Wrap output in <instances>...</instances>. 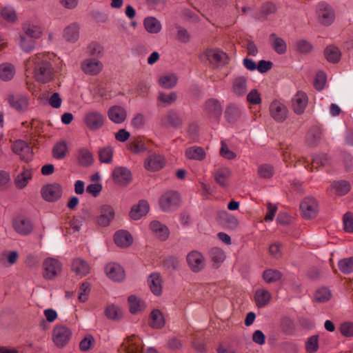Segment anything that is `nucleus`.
I'll use <instances>...</instances> for the list:
<instances>
[{"instance_id": "1", "label": "nucleus", "mask_w": 353, "mask_h": 353, "mask_svg": "<svg viewBox=\"0 0 353 353\" xmlns=\"http://www.w3.org/2000/svg\"><path fill=\"white\" fill-rule=\"evenodd\" d=\"M25 67L26 72L32 74L38 82L45 83L52 79L54 69L46 54L38 53L29 57Z\"/></svg>"}, {"instance_id": "2", "label": "nucleus", "mask_w": 353, "mask_h": 353, "mask_svg": "<svg viewBox=\"0 0 353 353\" xmlns=\"http://www.w3.org/2000/svg\"><path fill=\"white\" fill-rule=\"evenodd\" d=\"M180 196L176 191L165 192L159 199V205L161 210L168 212L175 210L179 205Z\"/></svg>"}, {"instance_id": "3", "label": "nucleus", "mask_w": 353, "mask_h": 353, "mask_svg": "<svg viewBox=\"0 0 353 353\" xmlns=\"http://www.w3.org/2000/svg\"><path fill=\"white\" fill-rule=\"evenodd\" d=\"M105 120V116L97 110H90L84 117V123L92 130H98L103 127Z\"/></svg>"}, {"instance_id": "4", "label": "nucleus", "mask_w": 353, "mask_h": 353, "mask_svg": "<svg viewBox=\"0 0 353 353\" xmlns=\"http://www.w3.org/2000/svg\"><path fill=\"white\" fill-rule=\"evenodd\" d=\"M121 353H142L143 343L141 339L134 335L127 337L121 345Z\"/></svg>"}, {"instance_id": "5", "label": "nucleus", "mask_w": 353, "mask_h": 353, "mask_svg": "<svg viewBox=\"0 0 353 353\" xmlns=\"http://www.w3.org/2000/svg\"><path fill=\"white\" fill-rule=\"evenodd\" d=\"M186 261L190 270L197 273L203 270L205 266L203 255L198 251H192L187 255Z\"/></svg>"}, {"instance_id": "6", "label": "nucleus", "mask_w": 353, "mask_h": 353, "mask_svg": "<svg viewBox=\"0 0 353 353\" xmlns=\"http://www.w3.org/2000/svg\"><path fill=\"white\" fill-rule=\"evenodd\" d=\"M12 150L19 155L22 161H28L32 157L31 147L24 141L17 140L12 145Z\"/></svg>"}, {"instance_id": "7", "label": "nucleus", "mask_w": 353, "mask_h": 353, "mask_svg": "<svg viewBox=\"0 0 353 353\" xmlns=\"http://www.w3.org/2000/svg\"><path fill=\"white\" fill-rule=\"evenodd\" d=\"M112 179L116 184L125 186L130 183L132 176L128 168L123 166H117L113 170Z\"/></svg>"}, {"instance_id": "8", "label": "nucleus", "mask_w": 353, "mask_h": 353, "mask_svg": "<svg viewBox=\"0 0 353 353\" xmlns=\"http://www.w3.org/2000/svg\"><path fill=\"white\" fill-rule=\"evenodd\" d=\"M41 194L44 200L54 202L61 196L62 189L57 183L48 184L42 188Z\"/></svg>"}, {"instance_id": "9", "label": "nucleus", "mask_w": 353, "mask_h": 353, "mask_svg": "<svg viewBox=\"0 0 353 353\" xmlns=\"http://www.w3.org/2000/svg\"><path fill=\"white\" fill-rule=\"evenodd\" d=\"M227 54L221 50L210 49L202 55V59H206L209 63L215 66L224 65L227 63Z\"/></svg>"}, {"instance_id": "10", "label": "nucleus", "mask_w": 353, "mask_h": 353, "mask_svg": "<svg viewBox=\"0 0 353 353\" xmlns=\"http://www.w3.org/2000/svg\"><path fill=\"white\" fill-rule=\"evenodd\" d=\"M300 210L305 219H312L317 214V203L312 197L305 198L300 204Z\"/></svg>"}, {"instance_id": "11", "label": "nucleus", "mask_w": 353, "mask_h": 353, "mask_svg": "<svg viewBox=\"0 0 353 353\" xmlns=\"http://www.w3.org/2000/svg\"><path fill=\"white\" fill-rule=\"evenodd\" d=\"M103 67V63L96 58H87L81 63V70L88 75L98 74Z\"/></svg>"}, {"instance_id": "12", "label": "nucleus", "mask_w": 353, "mask_h": 353, "mask_svg": "<svg viewBox=\"0 0 353 353\" xmlns=\"http://www.w3.org/2000/svg\"><path fill=\"white\" fill-rule=\"evenodd\" d=\"M288 112L287 107L279 101H274L270 104V115L277 122H283L287 118Z\"/></svg>"}, {"instance_id": "13", "label": "nucleus", "mask_w": 353, "mask_h": 353, "mask_svg": "<svg viewBox=\"0 0 353 353\" xmlns=\"http://www.w3.org/2000/svg\"><path fill=\"white\" fill-rule=\"evenodd\" d=\"M317 14L321 23L327 26L331 24L334 19L332 8L325 2L320 3L318 5Z\"/></svg>"}, {"instance_id": "14", "label": "nucleus", "mask_w": 353, "mask_h": 353, "mask_svg": "<svg viewBox=\"0 0 353 353\" xmlns=\"http://www.w3.org/2000/svg\"><path fill=\"white\" fill-rule=\"evenodd\" d=\"M7 101L10 105L17 111H24L29 105L28 97L21 94H9Z\"/></svg>"}, {"instance_id": "15", "label": "nucleus", "mask_w": 353, "mask_h": 353, "mask_svg": "<svg viewBox=\"0 0 353 353\" xmlns=\"http://www.w3.org/2000/svg\"><path fill=\"white\" fill-rule=\"evenodd\" d=\"M43 276L47 279H52L61 272L60 263L54 259H47L43 262Z\"/></svg>"}, {"instance_id": "16", "label": "nucleus", "mask_w": 353, "mask_h": 353, "mask_svg": "<svg viewBox=\"0 0 353 353\" xmlns=\"http://www.w3.org/2000/svg\"><path fill=\"white\" fill-rule=\"evenodd\" d=\"M165 163V159L161 155L152 154L145 159L144 165L147 170L156 172L163 168Z\"/></svg>"}, {"instance_id": "17", "label": "nucleus", "mask_w": 353, "mask_h": 353, "mask_svg": "<svg viewBox=\"0 0 353 353\" xmlns=\"http://www.w3.org/2000/svg\"><path fill=\"white\" fill-rule=\"evenodd\" d=\"M13 228L17 233L24 236L30 234L33 230L31 221L23 217H18L14 220Z\"/></svg>"}, {"instance_id": "18", "label": "nucleus", "mask_w": 353, "mask_h": 353, "mask_svg": "<svg viewBox=\"0 0 353 353\" xmlns=\"http://www.w3.org/2000/svg\"><path fill=\"white\" fill-rule=\"evenodd\" d=\"M52 339L57 347H64L66 345V327L63 325H55L52 330Z\"/></svg>"}, {"instance_id": "19", "label": "nucleus", "mask_w": 353, "mask_h": 353, "mask_svg": "<svg viewBox=\"0 0 353 353\" xmlns=\"http://www.w3.org/2000/svg\"><path fill=\"white\" fill-rule=\"evenodd\" d=\"M106 275L112 280L121 281L125 278V271L118 263H111L105 268Z\"/></svg>"}, {"instance_id": "20", "label": "nucleus", "mask_w": 353, "mask_h": 353, "mask_svg": "<svg viewBox=\"0 0 353 353\" xmlns=\"http://www.w3.org/2000/svg\"><path fill=\"white\" fill-rule=\"evenodd\" d=\"M114 210L110 205H103L100 209V215L97 219L99 225L103 227L108 226L114 218Z\"/></svg>"}, {"instance_id": "21", "label": "nucleus", "mask_w": 353, "mask_h": 353, "mask_svg": "<svg viewBox=\"0 0 353 353\" xmlns=\"http://www.w3.org/2000/svg\"><path fill=\"white\" fill-rule=\"evenodd\" d=\"M232 91L236 96H244L248 92V79L241 75L235 77L232 81Z\"/></svg>"}, {"instance_id": "22", "label": "nucleus", "mask_w": 353, "mask_h": 353, "mask_svg": "<svg viewBox=\"0 0 353 353\" xmlns=\"http://www.w3.org/2000/svg\"><path fill=\"white\" fill-rule=\"evenodd\" d=\"M205 113L210 117L218 119L222 114V107L216 99H210L205 103Z\"/></svg>"}, {"instance_id": "23", "label": "nucleus", "mask_w": 353, "mask_h": 353, "mask_svg": "<svg viewBox=\"0 0 353 353\" xmlns=\"http://www.w3.org/2000/svg\"><path fill=\"white\" fill-rule=\"evenodd\" d=\"M109 119L114 123H123L127 117V112L124 108L120 105H114L108 111Z\"/></svg>"}, {"instance_id": "24", "label": "nucleus", "mask_w": 353, "mask_h": 353, "mask_svg": "<svg viewBox=\"0 0 353 353\" xmlns=\"http://www.w3.org/2000/svg\"><path fill=\"white\" fill-rule=\"evenodd\" d=\"M216 218L221 225L229 229H234L238 225L236 218L225 210L219 212Z\"/></svg>"}, {"instance_id": "25", "label": "nucleus", "mask_w": 353, "mask_h": 353, "mask_svg": "<svg viewBox=\"0 0 353 353\" xmlns=\"http://www.w3.org/2000/svg\"><path fill=\"white\" fill-rule=\"evenodd\" d=\"M307 103V97L303 92H298L292 99V108L297 114L303 113Z\"/></svg>"}, {"instance_id": "26", "label": "nucleus", "mask_w": 353, "mask_h": 353, "mask_svg": "<svg viewBox=\"0 0 353 353\" xmlns=\"http://www.w3.org/2000/svg\"><path fill=\"white\" fill-rule=\"evenodd\" d=\"M149 211V204L145 200H141L138 204L132 207L130 212V217L134 220H138L145 216Z\"/></svg>"}, {"instance_id": "27", "label": "nucleus", "mask_w": 353, "mask_h": 353, "mask_svg": "<svg viewBox=\"0 0 353 353\" xmlns=\"http://www.w3.org/2000/svg\"><path fill=\"white\" fill-rule=\"evenodd\" d=\"M71 269L77 276L82 277L89 273L90 267L85 260L77 258L72 261Z\"/></svg>"}, {"instance_id": "28", "label": "nucleus", "mask_w": 353, "mask_h": 353, "mask_svg": "<svg viewBox=\"0 0 353 353\" xmlns=\"http://www.w3.org/2000/svg\"><path fill=\"white\" fill-rule=\"evenodd\" d=\"M230 176V170L228 168H219L214 172L215 181L221 187L225 188L228 185Z\"/></svg>"}, {"instance_id": "29", "label": "nucleus", "mask_w": 353, "mask_h": 353, "mask_svg": "<svg viewBox=\"0 0 353 353\" xmlns=\"http://www.w3.org/2000/svg\"><path fill=\"white\" fill-rule=\"evenodd\" d=\"M97 154L101 163L110 164L113 160L114 148L110 145L99 148Z\"/></svg>"}, {"instance_id": "30", "label": "nucleus", "mask_w": 353, "mask_h": 353, "mask_svg": "<svg viewBox=\"0 0 353 353\" xmlns=\"http://www.w3.org/2000/svg\"><path fill=\"white\" fill-rule=\"evenodd\" d=\"M115 243L121 248H126L132 243L131 234L125 230L117 232L114 236Z\"/></svg>"}, {"instance_id": "31", "label": "nucleus", "mask_w": 353, "mask_h": 353, "mask_svg": "<svg viewBox=\"0 0 353 353\" xmlns=\"http://www.w3.org/2000/svg\"><path fill=\"white\" fill-rule=\"evenodd\" d=\"M143 26L145 29L151 34H157L159 32L162 28L161 22L153 17L145 18Z\"/></svg>"}, {"instance_id": "32", "label": "nucleus", "mask_w": 353, "mask_h": 353, "mask_svg": "<svg viewBox=\"0 0 353 353\" xmlns=\"http://www.w3.org/2000/svg\"><path fill=\"white\" fill-rule=\"evenodd\" d=\"M185 157L191 160L202 161L205 157L204 150L199 146H192L185 150Z\"/></svg>"}, {"instance_id": "33", "label": "nucleus", "mask_w": 353, "mask_h": 353, "mask_svg": "<svg viewBox=\"0 0 353 353\" xmlns=\"http://www.w3.org/2000/svg\"><path fill=\"white\" fill-rule=\"evenodd\" d=\"M148 283L154 294L159 295L161 293V279L159 274H151L148 277Z\"/></svg>"}, {"instance_id": "34", "label": "nucleus", "mask_w": 353, "mask_h": 353, "mask_svg": "<svg viewBox=\"0 0 353 353\" xmlns=\"http://www.w3.org/2000/svg\"><path fill=\"white\" fill-rule=\"evenodd\" d=\"M165 324V319L162 312L157 309L153 310L150 313V325L155 329L161 328Z\"/></svg>"}, {"instance_id": "35", "label": "nucleus", "mask_w": 353, "mask_h": 353, "mask_svg": "<svg viewBox=\"0 0 353 353\" xmlns=\"http://www.w3.org/2000/svg\"><path fill=\"white\" fill-rule=\"evenodd\" d=\"M270 39L272 43V48L275 52L279 54H283L287 50V45L285 41L278 37L275 34H271Z\"/></svg>"}, {"instance_id": "36", "label": "nucleus", "mask_w": 353, "mask_h": 353, "mask_svg": "<svg viewBox=\"0 0 353 353\" xmlns=\"http://www.w3.org/2000/svg\"><path fill=\"white\" fill-rule=\"evenodd\" d=\"M151 230L162 240L168 238L169 232L168 228L158 221H153L150 223Z\"/></svg>"}, {"instance_id": "37", "label": "nucleus", "mask_w": 353, "mask_h": 353, "mask_svg": "<svg viewBox=\"0 0 353 353\" xmlns=\"http://www.w3.org/2000/svg\"><path fill=\"white\" fill-rule=\"evenodd\" d=\"M271 299L270 293L264 289L257 290L255 292V301L259 307L265 306Z\"/></svg>"}, {"instance_id": "38", "label": "nucleus", "mask_w": 353, "mask_h": 353, "mask_svg": "<svg viewBox=\"0 0 353 353\" xmlns=\"http://www.w3.org/2000/svg\"><path fill=\"white\" fill-rule=\"evenodd\" d=\"M162 123L165 125L176 128L179 127L181 124V120L176 112L174 110H170L162 120Z\"/></svg>"}, {"instance_id": "39", "label": "nucleus", "mask_w": 353, "mask_h": 353, "mask_svg": "<svg viewBox=\"0 0 353 353\" xmlns=\"http://www.w3.org/2000/svg\"><path fill=\"white\" fill-rule=\"evenodd\" d=\"M32 179V172L30 170L23 168L22 172L19 174L15 179V185L19 189L24 188L28 181Z\"/></svg>"}, {"instance_id": "40", "label": "nucleus", "mask_w": 353, "mask_h": 353, "mask_svg": "<svg viewBox=\"0 0 353 353\" xmlns=\"http://www.w3.org/2000/svg\"><path fill=\"white\" fill-rule=\"evenodd\" d=\"M78 161L82 166H90L94 162L92 154L87 149H81L78 152Z\"/></svg>"}, {"instance_id": "41", "label": "nucleus", "mask_w": 353, "mask_h": 353, "mask_svg": "<svg viewBox=\"0 0 353 353\" xmlns=\"http://www.w3.org/2000/svg\"><path fill=\"white\" fill-rule=\"evenodd\" d=\"M85 52L93 58H100L103 54V47L97 41H92L88 45Z\"/></svg>"}, {"instance_id": "42", "label": "nucleus", "mask_w": 353, "mask_h": 353, "mask_svg": "<svg viewBox=\"0 0 353 353\" xmlns=\"http://www.w3.org/2000/svg\"><path fill=\"white\" fill-rule=\"evenodd\" d=\"M210 256L214 268H218L225 258L224 252L219 248H212L210 252Z\"/></svg>"}, {"instance_id": "43", "label": "nucleus", "mask_w": 353, "mask_h": 353, "mask_svg": "<svg viewBox=\"0 0 353 353\" xmlns=\"http://www.w3.org/2000/svg\"><path fill=\"white\" fill-rule=\"evenodd\" d=\"M338 267L341 272L344 274H349L353 272V256L339 260Z\"/></svg>"}, {"instance_id": "44", "label": "nucleus", "mask_w": 353, "mask_h": 353, "mask_svg": "<svg viewBox=\"0 0 353 353\" xmlns=\"http://www.w3.org/2000/svg\"><path fill=\"white\" fill-rule=\"evenodd\" d=\"M177 80L174 74H167L159 78V83L164 88H172L176 85Z\"/></svg>"}, {"instance_id": "45", "label": "nucleus", "mask_w": 353, "mask_h": 353, "mask_svg": "<svg viewBox=\"0 0 353 353\" xmlns=\"http://www.w3.org/2000/svg\"><path fill=\"white\" fill-rule=\"evenodd\" d=\"M282 274L277 270L268 269L263 273V279L268 283H272L281 279Z\"/></svg>"}, {"instance_id": "46", "label": "nucleus", "mask_w": 353, "mask_h": 353, "mask_svg": "<svg viewBox=\"0 0 353 353\" xmlns=\"http://www.w3.org/2000/svg\"><path fill=\"white\" fill-rule=\"evenodd\" d=\"M178 98L177 93L175 92H160L157 97V100L165 105H170L174 103Z\"/></svg>"}, {"instance_id": "47", "label": "nucleus", "mask_w": 353, "mask_h": 353, "mask_svg": "<svg viewBox=\"0 0 353 353\" xmlns=\"http://www.w3.org/2000/svg\"><path fill=\"white\" fill-rule=\"evenodd\" d=\"M326 59L331 63H337L340 60L341 53L334 46H327L324 51Z\"/></svg>"}, {"instance_id": "48", "label": "nucleus", "mask_w": 353, "mask_h": 353, "mask_svg": "<svg viewBox=\"0 0 353 353\" xmlns=\"http://www.w3.org/2000/svg\"><path fill=\"white\" fill-rule=\"evenodd\" d=\"M14 68L12 64L3 63L0 65V79L9 81L14 77Z\"/></svg>"}, {"instance_id": "49", "label": "nucleus", "mask_w": 353, "mask_h": 353, "mask_svg": "<svg viewBox=\"0 0 353 353\" xmlns=\"http://www.w3.org/2000/svg\"><path fill=\"white\" fill-rule=\"evenodd\" d=\"M328 159L325 154H315L312 157V164H307L305 165V168H308L310 167V169L312 170L314 168H318L321 166H324L327 163Z\"/></svg>"}, {"instance_id": "50", "label": "nucleus", "mask_w": 353, "mask_h": 353, "mask_svg": "<svg viewBox=\"0 0 353 353\" xmlns=\"http://www.w3.org/2000/svg\"><path fill=\"white\" fill-rule=\"evenodd\" d=\"M181 259L175 256H169L163 261L164 268L169 271L176 270L180 265Z\"/></svg>"}, {"instance_id": "51", "label": "nucleus", "mask_w": 353, "mask_h": 353, "mask_svg": "<svg viewBox=\"0 0 353 353\" xmlns=\"http://www.w3.org/2000/svg\"><path fill=\"white\" fill-rule=\"evenodd\" d=\"M295 48L301 54H308L312 50L313 46L310 41L301 39L296 41Z\"/></svg>"}, {"instance_id": "52", "label": "nucleus", "mask_w": 353, "mask_h": 353, "mask_svg": "<svg viewBox=\"0 0 353 353\" xmlns=\"http://www.w3.org/2000/svg\"><path fill=\"white\" fill-rule=\"evenodd\" d=\"M0 14L1 17L8 22L13 23L16 21L17 19L15 10L10 6L2 8Z\"/></svg>"}, {"instance_id": "53", "label": "nucleus", "mask_w": 353, "mask_h": 353, "mask_svg": "<svg viewBox=\"0 0 353 353\" xmlns=\"http://www.w3.org/2000/svg\"><path fill=\"white\" fill-rule=\"evenodd\" d=\"M274 174V169L270 164H261L258 167V174L261 178L270 179Z\"/></svg>"}, {"instance_id": "54", "label": "nucleus", "mask_w": 353, "mask_h": 353, "mask_svg": "<svg viewBox=\"0 0 353 353\" xmlns=\"http://www.w3.org/2000/svg\"><path fill=\"white\" fill-rule=\"evenodd\" d=\"M128 302L130 305V311L132 314H135L141 311L144 307L143 302L134 295L128 297Z\"/></svg>"}, {"instance_id": "55", "label": "nucleus", "mask_w": 353, "mask_h": 353, "mask_svg": "<svg viewBox=\"0 0 353 353\" xmlns=\"http://www.w3.org/2000/svg\"><path fill=\"white\" fill-rule=\"evenodd\" d=\"M79 37V26L73 23L68 26V43H75Z\"/></svg>"}, {"instance_id": "56", "label": "nucleus", "mask_w": 353, "mask_h": 353, "mask_svg": "<svg viewBox=\"0 0 353 353\" xmlns=\"http://www.w3.org/2000/svg\"><path fill=\"white\" fill-rule=\"evenodd\" d=\"M66 154V142L65 141L57 143L52 149V155L55 159H63Z\"/></svg>"}, {"instance_id": "57", "label": "nucleus", "mask_w": 353, "mask_h": 353, "mask_svg": "<svg viewBox=\"0 0 353 353\" xmlns=\"http://www.w3.org/2000/svg\"><path fill=\"white\" fill-rule=\"evenodd\" d=\"M333 188L338 195L343 196L350 190V184L346 181H339L334 183Z\"/></svg>"}, {"instance_id": "58", "label": "nucleus", "mask_w": 353, "mask_h": 353, "mask_svg": "<svg viewBox=\"0 0 353 353\" xmlns=\"http://www.w3.org/2000/svg\"><path fill=\"white\" fill-rule=\"evenodd\" d=\"M331 298V292L327 288L317 290L314 294V300L316 302H325Z\"/></svg>"}, {"instance_id": "59", "label": "nucleus", "mask_w": 353, "mask_h": 353, "mask_svg": "<svg viewBox=\"0 0 353 353\" xmlns=\"http://www.w3.org/2000/svg\"><path fill=\"white\" fill-rule=\"evenodd\" d=\"M20 46L22 50L26 52H31L35 47V41L26 36H20Z\"/></svg>"}, {"instance_id": "60", "label": "nucleus", "mask_w": 353, "mask_h": 353, "mask_svg": "<svg viewBox=\"0 0 353 353\" xmlns=\"http://www.w3.org/2000/svg\"><path fill=\"white\" fill-rule=\"evenodd\" d=\"M129 148L134 153L143 152L147 150L145 143L141 139H138L130 143Z\"/></svg>"}, {"instance_id": "61", "label": "nucleus", "mask_w": 353, "mask_h": 353, "mask_svg": "<svg viewBox=\"0 0 353 353\" xmlns=\"http://www.w3.org/2000/svg\"><path fill=\"white\" fill-rule=\"evenodd\" d=\"M321 139V132L317 128L311 129L307 134V141L310 145H314Z\"/></svg>"}, {"instance_id": "62", "label": "nucleus", "mask_w": 353, "mask_h": 353, "mask_svg": "<svg viewBox=\"0 0 353 353\" xmlns=\"http://www.w3.org/2000/svg\"><path fill=\"white\" fill-rule=\"evenodd\" d=\"M105 314L109 319L113 320H117L121 316V310L114 305L107 307L105 310Z\"/></svg>"}, {"instance_id": "63", "label": "nucleus", "mask_w": 353, "mask_h": 353, "mask_svg": "<svg viewBox=\"0 0 353 353\" xmlns=\"http://www.w3.org/2000/svg\"><path fill=\"white\" fill-rule=\"evenodd\" d=\"M269 253L275 259L280 258L282 254V244L279 242H274L269 247Z\"/></svg>"}, {"instance_id": "64", "label": "nucleus", "mask_w": 353, "mask_h": 353, "mask_svg": "<svg viewBox=\"0 0 353 353\" xmlns=\"http://www.w3.org/2000/svg\"><path fill=\"white\" fill-rule=\"evenodd\" d=\"M343 225L345 232H353V214L351 212H347L343 216Z\"/></svg>"}]
</instances>
